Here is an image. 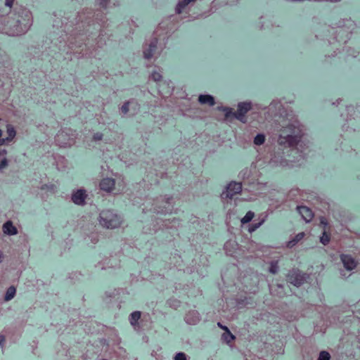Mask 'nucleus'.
I'll return each mask as SVG.
<instances>
[{"label":"nucleus","mask_w":360,"mask_h":360,"mask_svg":"<svg viewBox=\"0 0 360 360\" xmlns=\"http://www.w3.org/2000/svg\"><path fill=\"white\" fill-rule=\"evenodd\" d=\"M330 355L328 352L322 351L319 354V356L317 360H330Z\"/></svg>","instance_id":"obj_21"},{"label":"nucleus","mask_w":360,"mask_h":360,"mask_svg":"<svg viewBox=\"0 0 360 360\" xmlns=\"http://www.w3.org/2000/svg\"><path fill=\"white\" fill-rule=\"evenodd\" d=\"M265 136L264 134H259L254 139V143L257 146H260L264 143Z\"/></svg>","instance_id":"obj_19"},{"label":"nucleus","mask_w":360,"mask_h":360,"mask_svg":"<svg viewBox=\"0 0 360 360\" xmlns=\"http://www.w3.org/2000/svg\"><path fill=\"white\" fill-rule=\"evenodd\" d=\"M218 326H219V327H220L222 329H223V328L225 327V326H223L220 323H218Z\"/></svg>","instance_id":"obj_37"},{"label":"nucleus","mask_w":360,"mask_h":360,"mask_svg":"<svg viewBox=\"0 0 360 360\" xmlns=\"http://www.w3.org/2000/svg\"><path fill=\"white\" fill-rule=\"evenodd\" d=\"M102 137H103V134H101V133H96L94 135V139L96 140V141L101 140Z\"/></svg>","instance_id":"obj_30"},{"label":"nucleus","mask_w":360,"mask_h":360,"mask_svg":"<svg viewBox=\"0 0 360 360\" xmlns=\"http://www.w3.org/2000/svg\"><path fill=\"white\" fill-rule=\"evenodd\" d=\"M2 258H3V254H2V252L0 251V262H1V261H2Z\"/></svg>","instance_id":"obj_36"},{"label":"nucleus","mask_w":360,"mask_h":360,"mask_svg":"<svg viewBox=\"0 0 360 360\" xmlns=\"http://www.w3.org/2000/svg\"><path fill=\"white\" fill-rule=\"evenodd\" d=\"M140 318H141V312H139V311L133 312L131 314V317H130L131 324L133 326L136 325V323Z\"/></svg>","instance_id":"obj_17"},{"label":"nucleus","mask_w":360,"mask_h":360,"mask_svg":"<svg viewBox=\"0 0 360 360\" xmlns=\"http://www.w3.org/2000/svg\"><path fill=\"white\" fill-rule=\"evenodd\" d=\"M109 0H101V4L103 7L105 8Z\"/></svg>","instance_id":"obj_33"},{"label":"nucleus","mask_w":360,"mask_h":360,"mask_svg":"<svg viewBox=\"0 0 360 360\" xmlns=\"http://www.w3.org/2000/svg\"><path fill=\"white\" fill-rule=\"evenodd\" d=\"M306 274H302L299 270L294 271L288 275V281L295 286H300L304 283Z\"/></svg>","instance_id":"obj_4"},{"label":"nucleus","mask_w":360,"mask_h":360,"mask_svg":"<svg viewBox=\"0 0 360 360\" xmlns=\"http://www.w3.org/2000/svg\"><path fill=\"white\" fill-rule=\"evenodd\" d=\"M152 78L154 81L159 82L162 79V75L159 72H154L152 73Z\"/></svg>","instance_id":"obj_24"},{"label":"nucleus","mask_w":360,"mask_h":360,"mask_svg":"<svg viewBox=\"0 0 360 360\" xmlns=\"http://www.w3.org/2000/svg\"><path fill=\"white\" fill-rule=\"evenodd\" d=\"M157 43H158L157 39H155L154 41L150 43L149 48L143 52L145 58L149 59L153 56V55L157 48Z\"/></svg>","instance_id":"obj_11"},{"label":"nucleus","mask_w":360,"mask_h":360,"mask_svg":"<svg viewBox=\"0 0 360 360\" xmlns=\"http://www.w3.org/2000/svg\"><path fill=\"white\" fill-rule=\"evenodd\" d=\"M5 340V338L3 335H0V345Z\"/></svg>","instance_id":"obj_35"},{"label":"nucleus","mask_w":360,"mask_h":360,"mask_svg":"<svg viewBox=\"0 0 360 360\" xmlns=\"http://www.w3.org/2000/svg\"><path fill=\"white\" fill-rule=\"evenodd\" d=\"M7 166V160L6 159H4L0 162V170Z\"/></svg>","instance_id":"obj_31"},{"label":"nucleus","mask_w":360,"mask_h":360,"mask_svg":"<svg viewBox=\"0 0 360 360\" xmlns=\"http://www.w3.org/2000/svg\"><path fill=\"white\" fill-rule=\"evenodd\" d=\"M254 213L251 211H248L245 215L241 219L242 224H247L250 222L254 217Z\"/></svg>","instance_id":"obj_18"},{"label":"nucleus","mask_w":360,"mask_h":360,"mask_svg":"<svg viewBox=\"0 0 360 360\" xmlns=\"http://www.w3.org/2000/svg\"><path fill=\"white\" fill-rule=\"evenodd\" d=\"M278 262L277 261L272 262L271 263V266H270V268H269V271L271 274H276L277 272V271H278Z\"/></svg>","instance_id":"obj_22"},{"label":"nucleus","mask_w":360,"mask_h":360,"mask_svg":"<svg viewBox=\"0 0 360 360\" xmlns=\"http://www.w3.org/2000/svg\"><path fill=\"white\" fill-rule=\"evenodd\" d=\"M14 0H6V6L11 8L13 4Z\"/></svg>","instance_id":"obj_32"},{"label":"nucleus","mask_w":360,"mask_h":360,"mask_svg":"<svg viewBox=\"0 0 360 360\" xmlns=\"http://www.w3.org/2000/svg\"><path fill=\"white\" fill-rule=\"evenodd\" d=\"M228 245H229V243H226L224 245V248H225V249H226V250H227Z\"/></svg>","instance_id":"obj_38"},{"label":"nucleus","mask_w":360,"mask_h":360,"mask_svg":"<svg viewBox=\"0 0 360 360\" xmlns=\"http://www.w3.org/2000/svg\"><path fill=\"white\" fill-rule=\"evenodd\" d=\"M297 243L295 242V240L293 238L292 240L288 241L287 247L291 248L293 246H295Z\"/></svg>","instance_id":"obj_29"},{"label":"nucleus","mask_w":360,"mask_h":360,"mask_svg":"<svg viewBox=\"0 0 360 360\" xmlns=\"http://www.w3.org/2000/svg\"><path fill=\"white\" fill-rule=\"evenodd\" d=\"M330 238V234H328L326 231H324L323 233L322 236L320 238V240H321V243H323V245H326L329 243Z\"/></svg>","instance_id":"obj_20"},{"label":"nucleus","mask_w":360,"mask_h":360,"mask_svg":"<svg viewBox=\"0 0 360 360\" xmlns=\"http://www.w3.org/2000/svg\"><path fill=\"white\" fill-rule=\"evenodd\" d=\"M297 211L307 222L310 221L314 217V213L311 210L306 206H297Z\"/></svg>","instance_id":"obj_7"},{"label":"nucleus","mask_w":360,"mask_h":360,"mask_svg":"<svg viewBox=\"0 0 360 360\" xmlns=\"http://www.w3.org/2000/svg\"><path fill=\"white\" fill-rule=\"evenodd\" d=\"M242 191V184L239 182L232 181L226 186V198H232L236 194Z\"/></svg>","instance_id":"obj_5"},{"label":"nucleus","mask_w":360,"mask_h":360,"mask_svg":"<svg viewBox=\"0 0 360 360\" xmlns=\"http://www.w3.org/2000/svg\"><path fill=\"white\" fill-rule=\"evenodd\" d=\"M8 133L9 136L11 137V139H12L15 135V131L13 128L8 129Z\"/></svg>","instance_id":"obj_28"},{"label":"nucleus","mask_w":360,"mask_h":360,"mask_svg":"<svg viewBox=\"0 0 360 360\" xmlns=\"http://www.w3.org/2000/svg\"><path fill=\"white\" fill-rule=\"evenodd\" d=\"M251 109V103L248 102L239 103L237 112H233L230 108L224 107L222 110L226 112L225 116L229 118L231 116L235 117L238 120L245 122V114Z\"/></svg>","instance_id":"obj_3"},{"label":"nucleus","mask_w":360,"mask_h":360,"mask_svg":"<svg viewBox=\"0 0 360 360\" xmlns=\"http://www.w3.org/2000/svg\"><path fill=\"white\" fill-rule=\"evenodd\" d=\"M195 0H182L181 1H180L177 6H176V13L178 14H180L183 9L188 4H190L191 2L192 1H195Z\"/></svg>","instance_id":"obj_14"},{"label":"nucleus","mask_w":360,"mask_h":360,"mask_svg":"<svg viewBox=\"0 0 360 360\" xmlns=\"http://www.w3.org/2000/svg\"><path fill=\"white\" fill-rule=\"evenodd\" d=\"M302 138V134L301 130L299 128H296L292 124H290L282 130L278 143L281 145L288 144L289 147H294L299 145Z\"/></svg>","instance_id":"obj_1"},{"label":"nucleus","mask_w":360,"mask_h":360,"mask_svg":"<svg viewBox=\"0 0 360 360\" xmlns=\"http://www.w3.org/2000/svg\"><path fill=\"white\" fill-rule=\"evenodd\" d=\"M198 101L202 104H208L210 106L214 105V99L212 96L210 95H200Z\"/></svg>","instance_id":"obj_12"},{"label":"nucleus","mask_w":360,"mask_h":360,"mask_svg":"<svg viewBox=\"0 0 360 360\" xmlns=\"http://www.w3.org/2000/svg\"><path fill=\"white\" fill-rule=\"evenodd\" d=\"M223 330H225V333L222 335V338L227 343H230L235 339V336L230 332L227 327L223 328Z\"/></svg>","instance_id":"obj_13"},{"label":"nucleus","mask_w":360,"mask_h":360,"mask_svg":"<svg viewBox=\"0 0 360 360\" xmlns=\"http://www.w3.org/2000/svg\"><path fill=\"white\" fill-rule=\"evenodd\" d=\"M195 0H182L181 1H180L177 6H176V13L178 14H180L183 9L188 4H190L191 2L192 1H195Z\"/></svg>","instance_id":"obj_15"},{"label":"nucleus","mask_w":360,"mask_h":360,"mask_svg":"<svg viewBox=\"0 0 360 360\" xmlns=\"http://www.w3.org/2000/svg\"><path fill=\"white\" fill-rule=\"evenodd\" d=\"M129 103H128V102H127V103H125L122 106V108H121V109H122V112H123V113H124V114H125V113L128 112V111H129Z\"/></svg>","instance_id":"obj_27"},{"label":"nucleus","mask_w":360,"mask_h":360,"mask_svg":"<svg viewBox=\"0 0 360 360\" xmlns=\"http://www.w3.org/2000/svg\"><path fill=\"white\" fill-rule=\"evenodd\" d=\"M174 360H186L185 354L182 352L176 354Z\"/></svg>","instance_id":"obj_25"},{"label":"nucleus","mask_w":360,"mask_h":360,"mask_svg":"<svg viewBox=\"0 0 360 360\" xmlns=\"http://www.w3.org/2000/svg\"><path fill=\"white\" fill-rule=\"evenodd\" d=\"M3 231L4 233L8 235H15L17 233V229L11 221H8L4 224Z\"/></svg>","instance_id":"obj_10"},{"label":"nucleus","mask_w":360,"mask_h":360,"mask_svg":"<svg viewBox=\"0 0 360 360\" xmlns=\"http://www.w3.org/2000/svg\"><path fill=\"white\" fill-rule=\"evenodd\" d=\"M100 224L107 229H115L122 224L120 217L110 210L100 213Z\"/></svg>","instance_id":"obj_2"},{"label":"nucleus","mask_w":360,"mask_h":360,"mask_svg":"<svg viewBox=\"0 0 360 360\" xmlns=\"http://www.w3.org/2000/svg\"><path fill=\"white\" fill-rule=\"evenodd\" d=\"M340 259L347 270H353L357 265V262L351 255L342 254Z\"/></svg>","instance_id":"obj_6"},{"label":"nucleus","mask_w":360,"mask_h":360,"mask_svg":"<svg viewBox=\"0 0 360 360\" xmlns=\"http://www.w3.org/2000/svg\"><path fill=\"white\" fill-rule=\"evenodd\" d=\"M115 185V181L112 178L103 179L100 182L101 189L103 191H107V192L111 191L114 188Z\"/></svg>","instance_id":"obj_8"},{"label":"nucleus","mask_w":360,"mask_h":360,"mask_svg":"<svg viewBox=\"0 0 360 360\" xmlns=\"http://www.w3.org/2000/svg\"><path fill=\"white\" fill-rule=\"evenodd\" d=\"M15 288L13 286H11L8 288L6 295H5V300L6 301L11 300L13 299L15 294Z\"/></svg>","instance_id":"obj_16"},{"label":"nucleus","mask_w":360,"mask_h":360,"mask_svg":"<svg viewBox=\"0 0 360 360\" xmlns=\"http://www.w3.org/2000/svg\"><path fill=\"white\" fill-rule=\"evenodd\" d=\"M262 223H263V221H260V222L252 224L249 228V231L250 233L255 231L262 225Z\"/></svg>","instance_id":"obj_23"},{"label":"nucleus","mask_w":360,"mask_h":360,"mask_svg":"<svg viewBox=\"0 0 360 360\" xmlns=\"http://www.w3.org/2000/svg\"><path fill=\"white\" fill-rule=\"evenodd\" d=\"M321 222L322 224H325V219H321Z\"/></svg>","instance_id":"obj_39"},{"label":"nucleus","mask_w":360,"mask_h":360,"mask_svg":"<svg viewBox=\"0 0 360 360\" xmlns=\"http://www.w3.org/2000/svg\"><path fill=\"white\" fill-rule=\"evenodd\" d=\"M1 136H2V131L0 129V145H3L4 143V139H1Z\"/></svg>","instance_id":"obj_34"},{"label":"nucleus","mask_w":360,"mask_h":360,"mask_svg":"<svg viewBox=\"0 0 360 360\" xmlns=\"http://www.w3.org/2000/svg\"><path fill=\"white\" fill-rule=\"evenodd\" d=\"M85 191L82 189L77 190L72 196L73 202L77 205H82L86 198Z\"/></svg>","instance_id":"obj_9"},{"label":"nucleus","mask_w":360,"mask_h":360,"mask_svg":"<svg viewBox=\"0 0 360 360\" xmlns=\"http://www.w3.org/2000/svg\"><path fill=\"white\" fill-rule=\"evenodd\" d=\"M305 234L304 232H301V233H299L298 234H297L294 239L295 240V242L298 243L299 241H300L301 240H302L304 237Z\"/></svg>","instance_id":"obj_26"}]
</instances>
